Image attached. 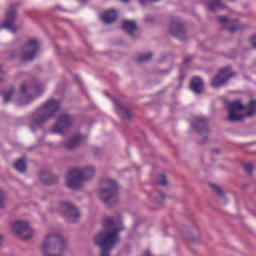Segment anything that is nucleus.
I'll return each instance as SVG.
<instances>
[{
    "instance_id": "f257e3e1",
    "label": "nucleus",
    "mask_w": 256,
    "mask_h": 256,
    "mask_svg": "<svg viewBox=\"0 0 256 256\" xmlns=\"http://www.w3.org/2000/svg\"><path fill=\"white\" fill-rule=\"evenodd\" d=\"M103 228L96 236L95 245L99 247L101 256H110L111 249L119 243V232L123 231V223L121 218H105Z\"/></svg>"
},
{
    "instance_id": "f03ea898",
    "label": "nucleus",
    "mask_w": 256,
    "mask_h": 256,
    "mask_svg": "<svg viewBox=\"0 0 256 256\" xmlns=\"http://www.w3.org/2000/svg\"><path fill=\"white\" fill-rule=\"evenodd\" d=\"M61 109V101L50 99L46 101L42 107H40L33 115L31 131L41 127L42 123H46L52 117H55L56 113H59Z\"/></svg>"
},
{
    "instance_id": "7ed1b4c3",
    "label": "nucleus",
    "mask_w": 256,
    "mask_h": 256,
    "mask_svg": "<svg viewBox=\"0 0 256 256\" xmlns=\"http://www.w3.org/2000/svg\"><path fill=\"white\" fill-rule=\"evenodd\" d=\"M229 111L227 120L231 123L243 121L244 117H253L256 114V101L251 100L245 107L240 100L226 103Z\"/></svg>"
},
{
    "instance_id": "20e7f679",
    "label": "nucleus",
    "mask_w": 256,
    "mask_h": 256,
    "mask_svg": "<svg viewBox=\"0 0 256 256\" xmlns=\"http://www.w3.org/2000/svg\"><path fill=\"white\" fill-rule=\"evenodd\" d=\"M41 249L44 256H63L65 239L60 234H48L42 242Z\"/></svg>"
},
{
    "instance_id": "39448f33",
    "label": "nucleus",
    "mask_w": 256,
    "mask_h": 256,
    "mask_svg": "<svg viewBox=\"0 0 256 256\" xmlns=\"http://www.w3.org/2000/svg\"><path fill=\"white\" fill-rule=\"evenodd\" d=\"M94 176L95 168L92 166H88L83 170L72 168L69 170L66 178L67 187L70 189H79L81 188V185L85 183V181H89V179Z\"/></svg>"
},
{
    "instance_id": "423d86ee",
    "label": "nucleus",
    "mask_w": 256,
    "mask_h": 256,
    "mask_svg": "<svg viewBox=\"0 0 256 256\" xmlns=\"http://www.w3.org/2000/svg\"><path fill=\"white\" fill-rule=\"evenodd\" d=\"M103 185H105V187L100 190V199L104 201L105 205L115 203L119 191L117 182H115V180H105Z\"/></svg>"
},
{
    "instance_id": "0eeeda50",
    "label": "nucleus",
    "mask_w": 256,
    "mask_h": 256,
    "mask_svg": "<svg viewBox=\"0 0 256 256\" xmlns=\"http://www.w3.org/2000/svg\"><path fill=\"white\" fill-rule=\"evenodd\" d=\"M59 211L64 217H67L70 223H77L79 221V209L73 206L70 202H61Z\"/></svg>"
},
{
    "instance_id": "6e6552de",
    "label": "nucleus",
    "mask_w": 256,
    "mask_h": 256,
    "mask_svg": "<svg viewBox=\"0 0 256 256\" xmlns=\"http://www.w3.org/2000/svg\"><path fill=\"white\" fill-rule=\"evenodd\" d=\"M13 233H16L20 237V239H31L33 237V229L29 226V223L17 221L12 225Z\"/></svg>"
},
{
    "instance_id": "1a4fd4ad",
    "label": "nucleus",
    "mask_w": 256,
    "mask_h": 256,
    "mask_svg": "<svg viewBox=\"0 0 256 256\" xmlns=\"http://www.w3.org/2000/svg\"><path fill=\"white\" fill-rule=\"evenodd\" d=\"M39 51V42L36 40H29L23 48L22 59L23 61H33L37 57Z\"/></svg>"
},
{
    "instance_id": "9d476101",
    "label": "nucleus",
    "mask_w": 256,
    "mask_h": 256,
    "mask_svg": "<svg viewBox=\"0 0 256 256\" xmlns=\"http://www.w3.org/2000/svg\"><path fill=\"white\" fill-rule=\"evenodd\" d=\"M231 77H235V73L231 71V67L227 66L219 71L218 75L212 80L211 85L214 89L223 87Z\"/></svg>"
},
{
    "instance_id": "9b49d317",
    "label": "nucleus",
    "mask_w": 256,
    "mask_h": 256,
    "mask_svg": "<svg viewBox=\"0 0 256 256\" xmlns=\"http://www.w3.org/2000/svg\"><path fill=\"white\" fill-rule=\"evenodd\" d=\"M169 28L171 30V34L173 37H176V39H179L180 41H184L186 37L185 33V25L183 22H181L177 18H172L170 21Z\"/></svg>"
},
{
    "instance_id": "f8f14e48",
    "label": "nucleus",
    "mask_w": 256,
    "mask_h": 256,
    "mask_svg": "<svg viewBox=\"0 0 256 256\" xmlns=\"http://www.w3.org/2000/svg\"><path fill=\"white\" fill-rule=\"evenodd\" d=\"M17 5H12L6 13V20L0 25V29H8L12 33H17V28H15V15Z\"/></svg>"
},
{
    "instance_id": "ddd939ff",
    "label": "nucleus",
    "mask_w": 256,
    "mask_h": 256,
    "mask_svg": "<svg viewBox=\"0 0 256 256\" xmlns=\"http://www.w3.org/2000/svg\"><path fill=\"white\" fill-rule=\"evenodd\" d=\"M73 125V116L69 114L60 115L56 125L54 126V133H64L69 129V126Z\"/></svg>"
},
{
    "instance_id": "4468645a",
    "label": "nucleus",
    "mask_w": 256,
    "mask_h": 256,
    "mask_svg": "<svg viewBox=\"0 0 256 256\" xmlns=\"http://www.w3.org/2000/svg\"><path fill=\"white\" fill-rule=\"evenodd\" d=\"M219 23L227 25L226 27H227L228 31H230V33H235V31L241 29V27L239 26V21L228 20L227 17H225V16L219 17Z\"/></svg>"
},
{
    "instance_id": "2eb2a0df",
    "label": "nucleus",
    "mask_w": 256,
    "mask_h": 256,
    "mask_svg": "<svg viewBox=\"0 0 256 256\" xmlns=\"http://www.w3.org/2000/svg\"><path fill=\"white\" fill-rule=\"evenodd\" d=\"M117 15V10L110 9L102 14L101 19L105 25H111V23H115Z\"/></svg>"
},
{
    "instance_id": "dca6fc26",
    "label": "nucleus",
    "mask_w": 256,
    "mask_h": 256,
    "mask_svg": "<svg viewBox=\"0 0 256 256\" xmlns=\"http://www.w3.org/2000/svg\"><path fill=\"white\" fill-rule=\"evenodd\" d=\"M122 29L123 31H126L128 35H131L133 37V33L137 31V24L135 21L132 20H124L122 21Z\"/></svg>"
},
{
    "instance_id": "f3484780",
    "label": "nucleus",
    "mask_w": 256,
    "mask_h": 256,
    "mask_svg": "<svg viewBox=\"0 0 256 256\" xmlns=\"http://www.w3.org/2000/svg\"><path fill=\"white\" fill-rule=\"evenodd\" d=\"M40 180L44 185H53V183H57L59 181V178H57V176H53L49 172H42L40 173Z\"/></svg>"
},
{
    "instance_id": "a211bd4d",
    "label": "nucleus",
    "mask_w": 256,
    "mask_h": 256,
    "mask_svg": "<svg viewBox=\"0 0 256 256\" xmlns=\"http://www.w3.org/2000/svg\"><path fill=\"white\" fill-rule=\"evenodd\" d=\"M190 88L196 94L201 93L203 91V80L199 77H194L191 81Z\"/></svg>"
},
{
    "instance_id": "6ab92c4d",
    "label": "nucleus",
    "mask_w": 256,
    "mask_h": 256,
    "mask_svg": "<svg viewBox=\"0 0 256 256\" xmlns=\"http://www.w3.org/2000/svg\"><path fill=\"white\" fill-rule=\"evenodd\" d=\"M81 141H83V136H81V134H76L68 143L65 144V149H75L81 144Z\"/></svg>"
},
{
    "instance_id": "aec40b11",
    "label": "nucleus",
    "mask_w": 256,
    "mask_h": 256,
    "mask_svg": "<svg viewBox=\"0 0 256 256\" xmlns=\"http://www.w3.org/2000/svg\"><path fill=\"white\" fill-rule=\"evenodd\" d=\"M14 169L19 173H25L27 171V158L23 156L14 163Z\"/></svg>"
},
{
    "instance_id": "412c9836",
    "label": "nucleus",
    "mask_w": 256,
    "mask_h": 256,
    "mask_svg": "<svg viewBox=\"0 0 256 256\" xmlns=\"http://www.w3.org/2000/svg\"><path fill=\"white\" fill-rule=\"evenodd\" d=\"M114 104L118 115H120L122 119L131 120V111H129L127 108H119V102H117V100H114Z\"/></svg>"
},
{
    "instance_id": "4be33fe9",
    "label": "nucleus",
    "mask_w": 256,
    "mask_h": 256,
    "mask_svg": "<svg viewBox=\"0 0 256 256\" xmlns=\"http://www.w3.org/2000/svg\"><path fill=\"white\" fill-rule=\"evenodd\" d=\"M195 129H198V133H203L207 131V120L203 117H197L196 123H194Z\"/></svg>"
},
{
    "instance_id": "5701e85b",
    "label": "nucleus",
    "mask_w": 256,
    "mask_h": 256,
    "mask_svg": "<svg viewBox=\"0 0 256 256\" xmlns=\"http://www.w3.org/2000/svg\"><path fill=\"white\" fill-rule=\"evenodd\" d=\"M207 5L210 11H215L217 9H223L225 6L222 4L221 0H208Z\"/></svg>"
},
{
    "instance_id": "b1692460",
    "label": "nucleus",
    "mask_w": 256,
    "mask_h": 256,
    "mask_svg": "<svg viewBox=\"0 0 256 256\" xmlns=\"http://www.w3.org/2000/svg\"><path fill=\"white\" fill-rule=\"evenodd\" d=\"M27 85L26 84H22L20 86V92L22 93L24 99H25V102H20V105H25L26 103H29V101H31V98L29 96H27Z\"/></svg>"
},
{
    "instance_id": "393cba45",
    "label": "nucleus",
    "mask_w": 256,
    "mask_h": 256,
    "mask_svg": "<svg viewBox=\"0 0 256 256\" xmlns=\"http://www.w3.org/2000/svg\"><path fill=\"white\" fill-rule=\"evenodd\" d=\"M13 93H15V90L13 88H10L6 92H1V96L3 97L4 103H9V101H11V97H13Z\"/></svg>"
},
{
    "instance_id": "a878e982",
    "label": "nucleus",
    "mask_w": 256,
    "mask_h": 256,
    "mask_svg": "<svg viewBox=\"0 0 256 256\" xmlns=\"http://www.w3.org/2000/svg\"><path fill=\"white\" fill-rule=\"evenodd\" d=\"M151 59H153V54H151V53H147V54H144V55H138L136 57V61L138 63H145L147 61H151Z\"/></svg>"
},
{
    "instance_id": "bb28decb",
    "label": "nucleus",
    "mask_w": 256,
    "mask_h": 256,
    "mask_svg": "<svg viewBox=\"0 0 256 256\" xmlns=\"http://www.w3.org/2000/svg\"><path fill=\"white\" fill-rule=\"evenodd\" d=\"M210 187L211 189H213L215 193H217V195H219V197H223V195H225V193L221 190V188L216 184H211Z\"/></svg>"
},
{
    "instance_id": "cd10ccee",
    "label": "nucleus",
    "mask_w": 256,
    "mask_h": 256,
    "mask_svg": "<svg viewBox=\"0 0 256 256\" xmlns=\"http://www.w3.org/2000/svg\"><path fill=\"white\" fill-rule=\"evenodd\" d=\"M158 185L165 187V185H167V176H165L164 174H160L158 176Z\"/></svg>"
},
{
    "instance_id": "c85d7f7f",
    "label": "nucleus",
    "mask_w": 256,
    "mask_h": 256,
    "mask_svg": "<svg viewBox=\"0 0 256 256\" xmlns=\"http://www.w3.org/2000/svg\"><path fill=\"white\" fill-rule=\"evenodd\" d=\"M32 89H33L35 95H41V91H43V85H41V84H34L32 86Z\"/></svg>"
},
{
    "instance_id": "c756f323",
    "label": "nucleus",
    "mask_w": 256,
    "mask_h": 256,
    "mask_svg": "<svg viewBox=\"0 0 256 256\" xmlns=\"http://www.w3.org/2000/svg\"><path fill=\"white\" fill-rule=\"evenodd\" d=\"M5 207V193L0 190V209H3Z\"/></svg>"
},
{
    "instance_id": "7c9ffc66",
    "label": "nucleus",
    "mask_w": 256,
    "mask_h": 256,
    "mask_svg": "<svg viewBox=\"0 0 256 256\" xmlns=\"http://www.w3.org/2000/svg\"><path fill=\"white\" fill-rule=\"evenodd\" d=\"M253 169H254L253 164H251V163L244 164V170L247 173H251L253 171Z\"/></svg>"
},
{
    "instance_id": "2f4dec72",
    "label": "nucleus",
    "mask_w": 256,
    "mask_h": 256,
    "mask_svg": "<svg viewBox=\"0 0 256 256\" xmlns=\"http://www.w3.org/2000/svg\"><path fill=\"white\" fill-rule=\"evenodd\" d=\"M250 43L254 49H256V35L250 38Z\"/></svg>"
},
{
    "instance_id": "473e14b6",
    "label": "nucleus",
    "mask_w": 256,
    "mask_h": 256,
    "mask_svg": "<svg viewBox=\"0 0 256 256\" xmlns=\"http://www.w3.org/2000/svg\"><path fill=\"white\" fill-rule=\"evenodd\" d=\"M141 5H145L146 3H149V1H161V0H139Z\"/></svg>"
},
{
    "instance_id": "72a5a7b5",
    "label": "nucleus",
    "mask_w": 256,
    "mask_h": 256,
    "mask_svg": "<svg viewBox=\"0 0 256 256\" xmlns=\"http://www.w3.org/2000/svg\"><path fill=\"white\" fill-rule=\"evenodd\" d=\"M191 59H193V57L187 56V57L184 59V63H189V61H191Z\"/></svg>"
},
{
    "instance_id": "f704fd0d",
    "label": "nucleus",
    "mask_w": 256,
    "mask_h": 256,
    "mask_svg": "<svg viewBox=\"0 0 256 256\" xmlns=\"http://www.w3.org/2000/svg\"><path fill=\"white\" fill-rule=\"evenodd\" d=\"M160 197L161 199H165V194H163V192H160Z\"/></svg>"
},
{
    "instance_id": "c9c22d12",
    "label": "nucleus",
    "mask_w": 256,
    "mask_h": 256,
    "mask_svg": "<svg viewBox=\"0 0 256 256\" xmlns=\"http://www.w3.org/2000/svg\"><path fill=\"white\" fill-rule=\"evenodd\" d=\"M122 3H129L131 0H120Z\"/></svg>"
},
{
    "instance_id": "e433bc0d",
    "label": "nucleus",
    "mask_w": 256,
    "mask_h": 256,
    "mask_svg": "<svg viewBox=\"0 0 256 256\" xmlns=\"http://www.w3.org/2000/svg\"><path fill=\"white\" fill-rule=\"evenodd\" d=\"M3 75V70L1 69V66H0V77Z\"/></svg>"
},
{
    "instance_id": "4c0bfd02",
    "label": "nucleus",
    "mask_w": 256,
    "mask_h": 256,
    "mask_svg": "<svg viewBox=\"0 0 256 256\" xmlns=\"http://www.w3.org/2000/svg\"><path fill=\"white\" fill-rule=\"evenodd\" d=\"M144 256H151V253L146 252V253L144 254Z\"/></svg>"
},
{
    "instance_id": "58836bf2",
    "label": "nucleus",
    "mask_w": 256,
    "mask_h": 256,
    "mask_svg": "<svg viewBox=\"0 0 256 256\" xmlns=\"http://www.w3.org/2000/svg\"><path fill=\"white\" fill-rule=\"evenodd\" d=\"M2 239H3V237H2V236H0V243H1Z\"/></svg>"
},
{
    "instance_id": "ea45409f",
    "label": "nucleus",
    "mask_w": 256,
    "mask_h": 256,
    "mask_svg": "<svg viewBox=\"0 0 256 256\" xmlns=\"http://www.w3.org/2000/svg\"><path fill=\"white\" fill-rule=\"evenodd\" d=\"M157 203H159V200H156Z\"/></svg>"
}]
</instances>
